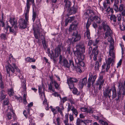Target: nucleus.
<instances>
[{"mask_svg": "<svg viewBox=\"0 0 125 125\" xmlns=\"http://www.w3.org/2000/svg\"><path fill=\"white\" fill-rule=\"evenodd\" d=\"M22 82V88L23 89V90L24 91V93L23 95V103L24 104H26L27 103V102L26 99V96L27 95V94L26 93V84H25V81L24 80H23L21 81Z\"/></svg>", "mask_w": 125, "mask_h": 125, "instance_id": "7", "label": "nucleus"}, {"mask_svg": "<svg viewBox=\"0 0 125 125\" xmlns=\"http://www.w3.org/2000/svg\"><path fill=\"white\" fill-rule=\"evenodd\" d=\"M112 90V98H115L117 96V94L116 93V90L115 86H114L112 89H110V87H108L104 91L103 93L104 95V97H107L108 96L109 98H110L111 96V92Z\"/></svg>", "mask_w": 125, "mask_h": 125, "instance_id": "1", "label": "nucleus"}, {"mask_svg": "<svg viewBox=\"0 0 125 125\" xmlns=\"http://www.w3.org/2000/svg\"><path fill=\"white\" fill-rule=\"evenodd\" d=\"M106 32H107L108 34V35L110 36L111 35L112 33V30L110 29L109 30H107V31Z\"/></svg>", "mask_w": 125, "mask_h": 125, "instance_id": "58", "label": "nucleus"}, {"mask_svg": "<svg viewBox=\"0 0 125 125\" xmlns=\"http://www.w3.org/2000/svg\"><path fill=\"white\" fill-rule=\"evenodd\" d=\"M100 66L99 62L98 61H96L94 67L95 70L96 71L98 70Z\"/></svg>", "mask_w": 125, "mask_h": 125, "instance_id": "37", "label": "nucleus"}, {"mask_svg": "<svg viewBox=\"0 0 125 125\" xmlns=\"http://www.w3.org/2000/svg\"><path fill=\"white\" fill-rule=\"evenodd\" d=\"M73 52L75 56H77V57H80L82 55L84 56L83 54V53H82L81 51L78 49H76V50L75 51H74Z\"/></svg>", "mask_w": 125, "mask_h": 125, "instance_id": "16", "label": "nucleus"}, {"mask_svg": "<svg viewBox=\"0 0 125 125\" xmlns=\"http://www.w3.org/2000/svg\"><path fill=\"white\" fill-rule=\"evenodd\" d=\"M62 43H60L57 47L55 49V51L56 55L55 57H57L60 54L62 47L63 50H64V49H65V48H63V46H62Z\"/></svg>", "mask_w": 125, "mask_h": 125, "instance_id": "10", "label": "nucleus"}, {"mask_svg": "<svg viewBox=\"0 0 125 125\" xmlns=\"http://www.w3.org/2000/svg\"><path fill=\"white\" fill-rule=\"evenodd\" d=\"M110 65L106 62V63H104L102 66V67L103 69L106 68V70L107 71H108L110 68Z\"/></svg>", "mask_w": 125, "mask_h": 125, "instance_id": "26", "label": "nucleus"}, {"mask_svg": "<svg viewBox=\"0 0 125 125\" xmlns=\"http://www.w3.org/2000/svg\"><path fill=\"white\" fill-rule=\"evenodd\" d=\"M105 74L104 72H101L100 74V76L98 77V80L96 82V84H100L103 85L104 83V80L103 79V75Z\"/></svg>", "mask_w": 125, "mask_h": 125, "instance_id": "9", "label": "nucleus"}, {"mask_svg": "<svg viewBox=\"0 0 125 125\" xmlns=\"http://www.w3.org/2000/svg\"><path fill=\"white\" fill-rule=\"evenodd\" d=\"M77 9L74 7L71 8L69 10V12L67 14V16H69L70 15L75 13Z\"/></svg>", "mask_w": 125, "mask_h": 125, "instance_id": "17", "label": "nucleus"}, {"mask_svg": "<svg viewBox=\"0 0 125 125\" xmlns=\"http://www.w3.org/2000/svg\"><path fill=\"white\" fill-rule=\"evenodd\" d=\"M87 78L86 77H85L83 78L82 81L80 83V85L81 86V87L83 88V86L85 85H86L87 83Z\"/></svg>", "mask_w": 125, "mask_h": 125, "instance_id": "25", "label": "nucleus"}, {"mask_svg": "<svg viewBox=\"0 0 125 125\" xmlns=\"http://www.w3.org/2000/svg\"><path fill=\"white\" fill-rule=\"evenodd\" d=\"M3 93L4 91L2 90L1 92V97H0V99L2 100L3 99L6 97L5 95L3 94Z\"/></svg>", "mask_w": 125, "mask_h": 125, "instance_id": "48", "label": "nucleus"}, {"mask_svg": "<svg viewBox=\"0 0 125 125\" xmlns=\"http://www.w3.org/2000/svg\"><path fill=\"white\" fill-rule=\"evenodd\" d=\"M50 108L51 111L53 112L54 115L56 114L57 112L55 111V109L53 108L52 106H51L50 107Z\"/></svg>", "mask_w": 125, "mask_h": 125, "instance_id": "61", "label": "nucleus"}, {"mask_svg": "<svg viewBox=\"0 0 125 125\" xmlns=\"http://www.w3.org/2000/svg\"><path fill=\"white\" fill-rule=\"evenodd\" d=\"M56 121L57 122V125H60V119L59 117L57 118L56 119Z\"/></svg>", "mask_w": 125, "mask_h": 125, "instance_id": "64", "label": "nucleus"}, {"mask_svg": "<svg viewBox=\"0 0 125 125\" xmlns=\"http://www.w3.org/2000/svg\"><path fill=\"white\" fill-rule=\"evenodd\" d=\"M110 49L109 51V55L112 58H115V52L114 50V46L112 45L109 46Z\"/></svg>", "mask_w": 125, "mask_h": 125, "instance_id": "12", "label": "nucleus"}, {"mask_svg": "<svg viewBox=\"0 0 125 125\" xmlns=\"http://www.w3.org/2000/svg\"><path fill=\"white\" fill-rule=\"evenodd\" d=\"M48 55L50 57L51 59H53V60L55 61V60L54 59V54L52 51L51 53H50L48 54Z\"/></svg>", "mask_w": 125, "mask_h": 125, "instance_id": "45", "label": "nucleus"}, {"mask_svg": "<svg viewBox=\"0 0 125 125\" xmlns=\"http://www.w3.org/2000/svg\"><path fill=\"white\" fill-rule=\"evenodd\" d=\"M91 82L90 79H88L87 82V86L88 87H90L91 85Z\"/></svg>", "mask_w": 125, "mask_h": 125, "instance_id": "62", "label": "nucleus"}, {"mask_svg": "<svg viewBox=\"0 0 125 125\" xmlns=\"http://www.w3.org/2000/svg\"><path fill=\"white\" fill-rule=\"evenodd\" d=\"M72 39L73 42H76L79 41L81 38L80 35L78 34L77 31H75L72 34Z\"/></svg>", "mask_w": 125, "mask_h": 125, "instance_id": "8", "label": "nucleus"}, {"mask_svg": "<svg viewBox=\"0 0 125 125\" xmlns=\"http://www.w3.org/2000/svg\"><path fill=\"white\" fill-rule=\"evenodd\" d=\"M0 37L1 39L5 40L6 39V35L5 34H1Z\"/></svg>", "mask_w": 125, "mask_h": 125, "instance_id": "56", "label": "nucleus"}, {"mask_svg": "<svg viewBox=\"0 0 125 125\" xmlns=\"http://www.w3.org/2000/svg\"><path fill=\"white\" fill-rule=\"evenodd\" d=\"M108 41L110 43V46L111 45H113V44L114 43V41L112 37L110 36V37H109L108 39Z\"/></svg>", "mask_w": 125, "mask_h": 125, "instance_id": "34", "label": "nucleus"}, {"mask_svg": "<svg viewBox=\"0 0 125 125\" xmlns=\"http://www.w3.org/2000/svg\"><path fill=\"white\" fill-rule=\"evenodd\" d=\"M88 21V19L86 25V28L87 30H89L88 28L91 24V22H89Z\"/></svg>", "mask_w": 125, "mask_h": 125, "instance_id": "46", "label": "nucleus"}, {"mask_svg": "<svg viewBox=\"0 0 125 125\" xmlns=\"http://www.w3.org/2000/svg\"><path fill=\"white\" fill-rule=\"evenodd\" d=\"M114 58H109L108 59V60L106 62L109 65L111 63H112L111 65L113 66V64L114 62Z\"/></svg>", "mask_w": 125, "mask_h": 125, "instance_id": "22", "label": "nucleus"}, {"mask_svg": "<svg viewBox=\"0 0 125 125\" xmlns=\"http://www.w3.org/2000/svg\"><path fill=\"white\" fill-rule=\"evenodd\" d=\"M102 24L104 31H107L110 29L109 26L107 25L105 21H103L102 23Z\"/></svg>", "mask_w": 125, "mask_h": 125, "instance_id": "20", "label": "nucleus"}, {"mask_svg": "<svg viewBox=\"0 0 125 125\" xmlns=\"http://www.w3.org/2000/svg\"><path fill=\"white\" fill-rule=\"evenodd\" d=\"M64 3H65V6L66 8H69L71 4L70 1L68 0H64Z\"/></svg>", "mask_w": 125, "mask_h": 125, "instance_id": "24", "label": "nucleus"}, {"mask_svg": "<svg viewBox=\"0 0 125 125\" xmlns=\"http://www.w3.org/2000/svg\"><path fill=\"white\" fill-rule=\"evenodd\" d=\"M76 49H78L82 52V53H84L85 52V49L83 45H77L76 46Z\"/></svg>", "mask_w": 125, "mask_h": 125, "instance_id": "18", "label": "nucleus"}, {"mask_svg": "<svg viewBox=\"0 0 125 125\" xmlns=\"http://www.w3.org/2000/svg\"><path fill=\"white\" fill-rule=\"evenodd\" d=\"M106 12H107V14H109L111 12L112 14L113 13V9L112 8H111L109 6L106 10Z\"/></svg>", "mask_w": 125, "mask_h": 125, "instance_id": "36", "label": "nucleus"}, {"mask_svg": "<svg viewBox=\"0 0 125 125\" xmlns=\"http://www.w3.org/2000/svg\"><path fill=\"white\" fill-rule=\"evenodd\" d=\"M68 104L67 111V112H69L70 111V109H72L73 106L72 105H70L69 103H68Z\"/></svg>", "mask_w": 125, "mask_h": 125, "instance_id": "51", "label": "nucleus"}, {"mask_svg": "<svg viewBox=\"0 0 125 125\" xmlns=\"http://www.w3.org/2000/svg\"><path fill=\"white\" fill-rule=\"evenodd\" d=\"M44 100L43 101V104L44 105H47V106H48V104H47V100L45 98L44 96Z\"/></svg>", "mask_w": 125, "mask_h": 125, "instance_id": "55", "label": "nucleus"}, {"mask_svg": "<svg viewBox=\"0 0 125 125\" xmlns=\"http://www.w3.org/2000/svg\"><path fill=\"white\" fill-rule=\"evenodd\" d=\"M62 57L61 55H60L59 57V63L63 65L65 67L69 68L70 65L72 66V67L74 68V65L73 61L71 60L69 61L70 63H69L67 60L66 59L64 58L63 59L62 61Z\"/></svg>", "mask_w": 125, "mask_h": 125, "instance_id": "4", "label": "nucleus"}, {"mask_svg": "<svg viewBox=\"0 0 125 125\" xmlns=\"http://www.w3.org/2000/svg\"><path fill=\"white\" fill-rule=\"evenodd\" d=\"M53 83L54 84V85L56 89H57L59 87V85L55 80H54Z\"/></svg>", "mask_w": 125, "mask_h": 125, "instance_id": "52", "label": "nucleus"}, {"mask_svg": "<svg viewBox=\"0 0 125 125\" xmlns=\"http://www.w3.org/2000/svg\"><path fill=\"white\" fill-rule=\"evenodd\" d=\"M9 101L8 99H6L3 102V105H8L9 103Z\"/></svg>", "mask_w": 125, "mask_h": 125, "instance_id": "54", "label": "nucleus"}, {"mask_svg": "<svg viewBox=\"0 0 125 125\" xmlns=\"http://www.w3.org/2000/svg\"><path fill=\"white\" fill-rule=\"evenodd\" d=\"M33 29L34 34V36L36 39L39 40V38H41L42 40V44L43 45L44 48L46 49L47 48V45L46 41L44 37L42 35L41 37L40 38V33L38 31H36V29L34 28H33Z\"/></svg>", "mask_w": 125, "mask_h": 125, "instance_id": "5", "label": "nucleus"}, {"mask_svg": "<svg viewBox=\"0 0 125 125\" xmlns=\"http://www.w3.org/2000/svg\"><path fill=\"white\" fill-rule=\"evenodd\" d=\"M84 37L85 38H87L88 39L90 38V33L89 30H86V31L84 33Z\"/></svg>", "mask_w": 125, "mask_h": 125, "instance_id": "23", "label": "nucleus"}, {"mask_svg": "<svg viewBox=\"0 0 125 125\" xmlns=\"http://www.w3.org/2000/svg\"><path fill=\"white\" fill-rule=\"evenodd\" d=\"M6 67L7 72L8 73H9L10 71L12 73H14L15 72L14 68H15L17 70L19 73V77L20 78V79H23L24 78L20 73V70L17 68V67L14 63H12V65L10 64L8 65V66H6Z\"/></svg>", "mask_w": 125, "mask_h": 125, "instance_id": "3", "label": "nucleus"}, {"mask_svg": "<svg viewBox=\"0 0 125 125\" xmlns=\"http://www.w3.org/2000/svg\"><path fill=\"white\" fill-rule=\"evenodd\" d=\"M118 21L120 22L121 21V16L120 14H118L117 15Z\"/></svg>", "mask_w": 125, "mask_h": 125, "instance_id": "59", "label": "nucleus"}, {"mask_svg": "<svg viewBox=\"0 0 125 125\" xmlns=\"http://www.w3.org/2000/svg\"><path fill=\"white\" fill-rule=\"evenodd\" d=\"M81 119L79 118H78L76 120V125H80L81 123Z\"/></svg>", "mask_w": 125, "mask_h": 125, "instance_id": "63", "label": "nucleus"}, {"mask_svg": "<svg viewBox=\"0 0 125 125\" xmlns=\"http://www.w3.org/2000/svg\"><path fill=\"white\" fill-rule=\"evenodd\" d=\"M73 91V93L74 94H76L78 92V90L77 88H74Z\"/></svg>", "mask_w": 125, "mask_h": 125, "instance_id": "57", "label": "nucleus"}, {"mask_svg": "<svg viewBox=\"0 0 125 125\" xmlns=\"http://www.w3.org/2000/svg\"><path fill=\"white\" fill-rule=\"evenodd\" d=\"M69 119L70 122L73 121L74 120V117L73 116V114H70L69 115Z\"/></svg>", "mask_w": 125, "mask_h": 125, "instance_id": "43", "label": "nucleus"}, {"mask_svg": "<svg viewBox=\"0 0 125 125\" xmlns=\"http://www.w3.org/2000/svg\"><path fill=\"white\" fill-rule=\"evenodd\" d=\"M26 61L29 62H35V60L33 58H30V57H27L26 59Z\"/></svg>", "mask_w": 125, "mask_h": 125, "instance_id": "38", "label": "nucleus"}, {"mask_svg": "<svg viewBox=\"0 0 125 125\" xmlns=\"http://www.w3.org/2000/svg\"><path fill=\"white\" fill-rule=\"evenodd\" d=\"M67 83L70 88L71 89L73 88L74 85L73 83L67 81Z\"/></svg>", "mask_w": 125, "mask_h": 125, "instance_id": "40", "label": "nucleus"}, {"mask_svg": "<svg viewBox=\"0 0 125 125\" xmlns=\"http://www.w3.org/2000/svg\"><path fill=\"white\" fill-rule=\"evenodd\" d=\"M110 19L111 21H113L114 22H116V17L115 15L113 14H112L111 15Z\"/></svg>", "mask_w": 125, "mask_h": 125, "instance_id": "33", "label": "nucleus"}, {"mask_svg": "<svg viewBox=\"0 0 125 125\" xmlns=\"http://www.w3.org/2000/svg\"><path fill=\"white\" fill-rule=\"evenodd\" d=\"M98 47L96 46L94 48L92 51V53L95 55H97L99 53L98 50L97 49Z\"/></svg>", "mask_w": 125, "mask_h": 125, "instance_id": "29", "label": "nucleus"}, {"mask_svg": "<svg viewBox=\"0 0 125 125\" xmlns=\"http://www.w3.org/2000/svg\"><path fill=\"white\" fill-rule=\"evenodd\" d=\"M9 21L12 26L16 25L17 21L14 18H10L9 20Z\"/></svg>", "mask_w": 125, "mask_h": 125, "instance_id": "21", "label": "nucleus"}, {"mask_svg": "<svg viewBox=\"0 0 125 125\" xmlns=\"http://www.w3.org/2000/svg\"><path fill=\"white\" fill-rule=\"evenodd\" d=\"M18 30V27L16 25L12 26L10 27V31L15 35Z\"/></svg>", "mask_w": 125, "mask_h": 125, "instance_id": "15", "label": "nucleus"}, {"mask_svg": "<svg viewBox=\"0 0 125 125\" xmlns=\"http://www.w3.org/2000/svg\"><path fill=\"white\" fill-rule=\"evenodd\" d=\"M8 94L10 96L14 94V92L12 89L11 88L8 90Z\"/></svg>", "mask_w": 125, "mask_h": 125, "instance_id": "39", "label": "nucleus"}, {"mask_svg": "<svg viewBox=\"0 0 125 125\" xmlns=\"http://www.w3.org/2000/svg\"><path fill=\"white\" fill-rule=\"evenodd\" d=\"M124 9V5L122 4H121L119 6L118 9V10L120 11H121Z\"/></svg>", "mask_w": 125, "mask_h": 125, "instance_id": "47", "label": "nucleus"}, {"mask_svg": "<svg viewBox=\"0 0 125 125\" xmlns=\"http://www.w3.org/2000/svg\"><path fill=\"white\" fill-rule=\"evenodd\" d=\"M74 18L75 17L73 16L72 17H69L67 18L69 21V22L70 23L74 20Z\"/></svg>", "mask_w": 125, "mask_h": 125, "instance_id": "44", "label": "nucleus"}, {"mask_svg": "<svg viewBox=\"0 0 125 125\" xmlns=\"http://www.w3.org/2000/svg\"><path fill=\"white\" fill-rule=\"evenodd\" d=\"M99 122L100 123H101L102 124L104 125H108L106 122H104L102 120H100L99 121Z\"/></svg>", "mask_w": 125, "mask_h": 125, "instance_id": "53", "label": "nucleus"}, {"mask_svg": "<svg viewBox=\"0 0 125 125\" xmlns=\"http://www.w3.org/2000/svg\"><path fill=\"white\" fill-rule=\"evenodd\" d=\"M84 58V56H83L82 55L80 57L77 56L76 58L75 59V62L77 64H78V63H79L80 62L83 60Z\"/></svg>", "mask_w": 125, "mask_h": 125, "instance_id": "19", "label": "nucleus"}, {"mask_svg": "<svg viewBox=\"0 0 125 125\" xmlns=\"http://www.w3.org/2000/svg\"><path fill=\"white\" fill-rule=\"evenodd\" d=\"M48 88L49 90L51 91H52L53 92L54 91V89L52 88V84L50 83L48 86Z\"/></svg>", "mask_w": 125, "mask_h": 125, "instance_id": "49", "label": "nucleus"}, {"mask_svg": "<svg viewBox=\"0 0 125 125\" xmlns=\"http://www.w3.org/2000/svg\"><path fill=\"white\" fill-rule=\"evenodd\" d=\"M94 19L96 22L98 24L101 23L102 21L101 19L98 16H94Z\"/></svg>", "mask_w": 125, "mask_h": 125, "instance_id": "28", "label": "nucleus"}, {"mask_svg": "<svg viewBox=\"0 0 125 125\" xmlns=\"http://www.w3.org/2000/svg\"><path fill=\"white\" fill-rule=\"evenodd\" d=\"M78 24V22L76 21H74L70 25L69 29V31L71 32L73 30H76Z\"/></svg>", "mask_w": 125, "mask_h": 125, "instance_id": "11", "label": "nucleus"}, {"mask_svg": "<svg viewBox=\"0 0 125 125\" xmlns=\"http://www.w3.org/2000/svg\"><path fill=\"white\" fill-rule=\"evenodd\" d=\"M97 76L96 75H94V76L91 75L89 77L88 79H90V80L91 81L92 84L94 83V82Z\"/></svg>", "mask_w": 125, "mask_h": 125, "instance_id": "27", "label": "nucleus"}, {"mask_svg": "<svg viewBox=\"0 0 125 125\" xmlns=\"http://www.w3.org/2000/svg\"><path fill=\"white\" fill-rule=\"evenodd\" d=\"M78 81L75 78H69L67 80V81L71 83H73V82H76Z\"/></svg>", "mask_w": 125, "mask_h": 125, "instance_id": "31", "label": "nucleus"}, {"mask_svg": "<svg viewBox=\"0 0 125 125\" xmlns=\"http://www.w3.org/2000/svg\"><path fill=\"white\" fill-rule=\"evenodd\" d=\"M56 109L59 112L62 116H63V115L62 113V111L64 110V108L63 104H60L59 106H57L56 107Z\"/></svg>", "mask_w": 125, "mask_h": 125, "instance_id": "13", "label": "nucleus"}, {"mask_svg": "<svg viewBox=\"0 0 125 125\" xmlns=\"http://www.w3.org/2000/svg\"><path fill=\"white\" fill-rule=\"evenodd\" d=\"M82 68H83L82 67L77 66V67L76 68V69L77 72H78L79 73H81L82 71Z\"/></svg>", "mask_w": 125, "mask_h": 125, "instance_id": "50", "label": "nucleus"}, {"mask_svg": "<svg viewBox=\"0 0 125 125\" xmlns=\"http://www.w3.org/2000/svg\"><path fill=\"white\" fill-rule=\"evenodd\" d=\"M29 11L26 10L25 11V19L23 20L21 19L19 21L20 27V28L24 29L25 28L28 22Z\"/></svg>", "mask_w": 125, "mask_h": 125, "instance_id": "2", "label": "nucleus"}, {"mask_svg": "<svg viewBox=\"0 0 125 125\" xmlns=\"http://www.w3.org/2000/svg\"><path fill=\"white\" fill-rule=\"evenodd\" d=\"M71 110L72 111L73 113L75 115L76 117H77L78 114V112L77 110L74 108V106H73Z\"/></svg>", "mask_w": 125, "mask_h": 125, "instance_id": "32", "label": "nucleus"}, {"mask_svg": "<svg viewBox=\"0 0 125 125\" xmlns=\"http://www.w3.org/2000/svg\"><path fill=\"white\" fill-rule=\"evenodd\" d=\"M7 117L9 119H11V117H12V115L10 113H8L7 115Z\"/></svg>", "mask_w": 125, "mask_h": 125, "instance_id": "60", "label": "nucleus"}, {"mask_svg": "<svg viewBox=\"0 0 125 125\" xmlns=\"http://www.w3.org/2000/svg\"><path fill=\"white\" fill-rule=\"evenodd\" d=\"M77 65L78 66L83 68V67L84 65V64L83 62L82 61H81V62H80L79 63H78Z\"/></svg>", "mask_w": 125, "mask_h": 125, "instance_id": "42", "label": "nucleus"}, {"mask_svg": "<svg viewBox=\"0 0 125 125\" xmlns=\"http://www.w3.org/2000/svg\"><path fill=\"white\" fill-rule=\"evenodd\" d=\"M94 13L92 10H86V12L84 13L83 16L85 19H87L89 18V14H91V15H90V16H91Z\"/></svg>", "mask_w": 125, "mask_h": 125, "instance_id": "14", "label": "nucleus"}, {"mask_svg": "<svg viewBox=\"0 0 125 125\" xmlns=\"http://www.w3.org/2000/svg\"><path fill=\"white\" fill-rule=\"evenodd\" d=\"M37 14L36 12H35L34 10L33 9V13H32V20L33 22L35 21L36 17L37 16Z\"/></svg>", "mask_w": 125, "mask_h": 125, "instance_id": "35", "label": "nucleus"}, {"mask_svg": "<svg viewBox=\"0 0 125 125\" xmlns=\"http://www.w3.org/2000/svg\"><path fill=\"white\" fill-rule=\"evenodd\" d=\"M0 87L1 88H3V84L2 81V75L0 73Z\"/></svg>", "mask_w": 125, "mask_h": 125, "instance_id": "41", "label": "nucleus"}, {"mask_svg": "<svg viewBox=\"0 0 125 125\" xmlns=\"http://www.w3.org/2000/svg\"><path fill=\"white\" fill-rule=\"evenodd\" d=\"M65 119L64 121V123L65 125H69L68 123V115L67 114H66L65 115Z\"/></svg>", "mask_w": 125, "mask_h": 125, "instance_id": "30", "label": "nucleus"}, {"mask_svg": "<svg viewBox=\"0 0 125 125\" xmlns=\"http://www.w3.org/2000/svg\"><path fill=\"white\" fill-rule=\"evenodd\" d=\"M118 89L119 90L118 94H120L122 92L123 94H125V81L123 85V84L120 82H119L118 83Z\"/></svg>", "mask_w": 125, "mask_h": 125, "instance_id": "6", "label": "nucleus"}]
</instances>
